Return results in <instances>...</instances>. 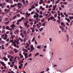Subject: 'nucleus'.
<instances>
[{
	"label": "nucleus",
	"mask_w": 73,
	"mask_h": 73,
	"mask_svg": "<svg viewBox=\"0 0 73 73\" xmlns=\"http://www.w3.org/2000/svg\"><path fill=\"white\" fill-rule=\"evenodd\" d=\"M42 11H40V15H42Z\"/></svg>",
	"instance_id": "nucleus-60"
},
{
	"label": "nucleus",
	"mask_w": 73,
	"mask_h": 73,
	"mask_svg": "<svg viewBox=\"0 0 73 73\" xmlns=\"http://www.w3.org/2000/svg\"><path fill=\"white\" fill-rule=\"evenodd\" d=\"M31 56H32V54L30 53L29 54L28 57H31Z\"/></svg>",
	"instance_id": "nucleus-48"
},
{
	"label": "nucleus",
	"mask_w": 73,
	"mask_h": 73,
	"mask_svg": "<svg viewBox=\"0 0 73 73\" xmlns=\"http://www.w3.org/2000/svg\"><path fill=\"white\" fill-rule=\"evenodd\" d=\"M5 20L6 21H8V20H9V19H8L7 18H6L5 19Z\"/></svg>",
	"instance_id": "nucleus-49"
},
{
	"label": "nucleus",
	"mask_w": 73,
	"mask_h": 73,
	"mask_svg": "<svg viewBox=\"0 0 73 73\" xmlns=\"http://www.w3.org/2000/svg\"><path fill=\"white\" fill-rule=\"evenodd\" d=\"M1 65H2L3 66H5V64H4V62H1Z\"/></svg>",
	"instance_id": "nucleus-24"
},
{
	"label": "nucleus",
	"mask_w": 73,
	"mask_h": 73,
	"mask_svg": "<svg viewBox=\"0 0 73 73\" xmlns=\"http://www.w3.org/2000/svg\"><path fill=\"white\" fill-rule=\"evenodd\" d=\"M38 54V52H37L36 53V54L35 55V56H37Z\"/></svg>",
	"instance_id": "nucleus-46"
},
{
	"label": "nucleus",
	"mask_w": 73,
	"mask_h": 73,
	"mask_svg": "<svg viewBox=\"0 0 73 73\" xmlns=\"http://www.w3.org/2000/svg\"><path fill=\"white\" fill-rule=\"evenodd\" d=\"M52 19H53V21H56V20L54 19V17H50V20H52Z\"/></svg>",
	"instance_id": "nucleus-13"
},
{
	"label": "nucleus",
	"mask_w": 73,
	"mask_h": 73,
	"mask_svg": "<svg viewBox=\"0 0 73 73\" xmlns=\"http://www.w3.org/2000/svg\"><path fill=\"white\" fill-rule=\"evenodd\" d=\"M31 15V14L28 13H25V15H26V17H28L29 16V15Z\"/></svg>",
	"instance_id": "nucleus-22"
},
{
	"label": "nucleus",
	"mask_w": 73,
	"mask_h": 73,
	"mask_svg": "<svg viewBox=\"0 0 73 73\" xmlns=\"http://www.w3.org/2000/svg\"><path fill=\"white\" fill-rule=\"evenodd\" d=\"M19 69H21L23 68V65H19Z\"/></svg>",
	"instance_id": "nucleus-27"
},
{
	"label": "nucleus",
	"mask_w": 73,
	"mask_h": 73,
	"mask_svg": "<svg viewBox=\"0 0 73 73\" xmlns=\"http://www.w3.org/2000/svg\"><path fill=\"white\" fill-rule=\"evenodd\" d=\"M61 30L62 32H65V33H66V31L65 29L64 28H62Z\"/></svg>",
	"instance_id": "nucleus-16"
},
{
	"label": "nucleus",
	"mask_w": 73,
	"mask_h": 73,
	"mask_svg": "<svg viewBox=\"0 0 73 73\" xmlns=\"http://www.w3.org/2000/svg\"><path fill=\"white\" fill-rule=\"evenodd\" d=\"M35 14L36 15H34L33 16V17L34 18H36V17H37L38 18V14L36 12L35 13Z\"/></svg>",
	"instance_id": "nucleus-10"
},
{
	"label": "nucleus",
	"mask_w": 73,
	"mask_h": 73,
	"mask_svg": "<svg viewBox=\"0 0 73 73\" xmlns=\"http://www.w3.org/2000/svg\"><path fill=\"white\" fill-rule=\"evenodd\" d=\"M24 25L26 27H27V23H24Z\"/></svg>",
	"instance_id": "nucleus-51"
},
{
	"label": "nucleus",
	"mask_w": 73,
	"mask_h": 73,
	"mask_svg": "<svg viewBox=\"0 0 73 73\" xmlns=\"http://www.w3.org/2000/svg\"><path fill=\"white\" fill-rule=\"evenodd\" d=\"M45 20V18H43L41 21L42 23V22H44V21Z\"/></svg>",
	"instance_id": "nucleus-38"
},
{
	"label": "nucleus",
	"mask_w": 73,
	"mask_h": 73,
	"mask_svg": "<svg viewBox=\"0 0 73 73\" xmlns=\"http://www.w3.org/2000/svg\"><path fill=\"white\" fill-rule=\"evenodd\" d=\"M61 7H62V8H65V5H61Z\"/></svg>",
	"instance_id": "nucleus-37"
},
{
	"label": "nucleus",
	"mask_w": 73,
	"mask_h": 73,
	"mask_svg": "<svg viewBox=\"0 0 73 73\" xmlns=\"http://www.w3.org/2000/svg\"><path fill=\"white\" fill-rule=\"evenodd\" d=\"M14 66L13 65H12V64H11L10 65V66L11 68H13Z\"/></svg>",
	"instance_id": "nucleus-57"
},
{
	"label": "nucleus",
	"mask_w": 73,
	"mask_h": 73,
	"mask_svg": "<svg viewBox=\"0 0 73 73\" xmlns=\"http://www.w3.org/2000/svg\"><path fill=\"white\" fill-rule=\"evenodd\" d=\"M11 40H10V42H13V37H15V35H11Z\"/></svg>",
	"instance_id": "nucleus-8"
},
{
	"label": "nucleus",
	"mask_w": 73,
	"mask_h": 73,
	"mask_svg": "<svg viewBox=\"0 0 73 73\" xmlns=\"http://www.w3.org/2000/svg\"><path fill=\"white\" fill-rule=\"evenodd\" d=\"M52 7V5H50L49 6H48V8H50Z\"/></svg>",
	"instance_id": "nucleus-52"
},
{
	"label": "nucleus",
	"mask_w": 73,
	"mask_h": 73,
	"mask_svg": "<svg viewBox=\"0 0 73 73\" xmlns=\"http://www.w3.org/2000/svg\"><path fill=\"white\" fill-rule=\"evenodd\" d=\"M24 62V61L23 60H21V61L19 62V64L20 65H23L22 63Z\"/></svg>",
	"instance_id": "nucleus-15"
},
{
	"label": "nucleus",
	"mask_w": 73,
	"mask_h": 73,
	"mask_svg": "<svg viewBox=\"0 0 73 73\" xmlns=\"http://www.w3.org/2000/svg\"><path fill=\"white\" fill-rule=\"evenodd\" d=\"M6 29H8V30H10V29L9 28V27L7 26L6 28Z\"/></svg>",
	"instance_id": "nucleus-30"
},
{
	"label": "nucleus",
	"mask_w": 73,
	"mask_h": 73,
	"mask_svg": "<svg viewBox=\"0 0 73 73\" xmlns=\"http://www.w3.org/2000/svg\"><path fill=\"white\" fill-rule=\"evenodd\" d=\"M44 16H48V14H44Z\"/></svg>",
	"instance_id": "nucleus-44"
},
{
	"label": "nucleus",
	"mask_w": 73,
	"mask_h": 73,
	"mask_svg": "<svg viewBox=\"0 0 73 73\" xmlns=\"http://www.w3.org/2000/svg\"><path fill=\"white\" fill-rule=\"evenodd\" d=\"M3 59H4L5 61H8V59L6 58L5 57H4L2 58Z\"/></svg>",
	"instance_id": "nucleus-23"
},
{
	"label": "nucleus",
	"mask_w": 73,
	"mask_h": 73,
	"mask_svg": "<svg viewBox=\"0 0 73 73\" xmlns=\"http://www.w3.org/2000/svg\"><path fill=\"white\" fill-rule=\"evenodd\" d=\"M19 28H20L21 29H23V27H21V26H19Z\"/></svg>",
	"instance_id": "nucleus-53"
},
{
	"label": "nucleus",
	"mask_w": 73,
	"mask_h": 73,
	"mask_svg": "<svg viewBox=\"0 0 73 73\" xmlns=\"http://www.w3.org/2000/svg\"><path fill=\"white\" fill-rule=\"evenodd\" d=\"M60 24L61 25H62V27H65V25L64 24V23H63V22H61Z\"/></svg>",
	"instance_id": "nucleus-19"
},
{
	"label": "nucleus",
	"mask_w": 73,
	"mask_h": 73,
	"mask_svg": "<svg viewBox=\"0 0 73 73\" xmlns=\"http://www.w3.org/2000/svg\"><path fill=\"white\" fill-rule=\"evenodd\" d=\"M33 8H34V9L36 8H35V6L34 5L32 6V7H31V9H29L28 10L29 11H32V9H33Z\"/></svg>",
	"instance_id": "nucleus-14"
},
{
	"label": "nucleus",
	"mask_w": 73,
	"mask_h": 73,
	"mask_svg": "<svg viewBox=\"0 0 73 73\" xmlns=\"http://www.w3.org/2000/svg\"><path fill=\"white\" fill-rule=\"evenodd\" d=\"M57 14H56L54 15V16L55 17H57Z\"/></svg>",
	"instance_id": "nucleus-64"
},
{
	"label": "nucleus",
	"mask_w": 73,
	"mask_h": 73,
	"mask_svg": "<svg viewBox=\"0 0 73 73\" xmlns=\"http://www.w3.org/2000/svg\"><path fill=\"white\" fill-rule=\"evenodd\" d=\"M24 17H22V18H21V19H20L17 21V22L16 23V24H17V25L19 24V22H21V21H22V20H24Z\"/></svg>",
	"instance_id": "nucleus-4"
},
{
	"label": "nucleus",
	"mask_w": 73,
	"mask_h": 73,
	"mask_svg": "<svg viewBox=\"0 0 73 73\" xmlns=\"http://www.w3.org/2000/svg\"><path fill=\"white\" fill-rule=\"evenodd\" d=\"M60 15L62 17H65V16H64V15H63V13H60Z\"/></svg>",
	"instance_id": "nucleus-26"
},
{
	"label": "nucleus",
	"mask_w": 73,
	"mask_h": 73,
	"mask_svg": "<svg viewBox=\"0 0 73 73\" xmlns=\"http://www.w3.org/2000/svg\"><path fill=\"white\" fill-rule=\"evenodd\" d=\"M69 19H70V20H73V16H72V17H69Z\"/></svg>",
	"instance_id": "nucleus-34"
},
{
	"label": "nucleus",
	"mask_w": 73,
	"mask_h": 73,
	"mask_svg": "<svg viewBox=\"0 0 73 73\" xmlns=\"http://www.w3.org/2000/svg\"><path fill=\"white\" fill-rule=\"evenodd\" d=\"M10 52L11 53H10V52H9V53H10V54H14V52H13V51H10Z\"/></svg>",
	"instance_id": "nucleus-29"
},
{
	"label": "nucleus",
	"mask_w": 73,
	"mask_h": 73,
	"mask_svg": "<svg viewBox=\"0 0 73 73\" xmlns=\"http://www.w3.org/2000/svg\"><path fill=\"white\" fill-rule=\"evenodd\" d=\"M10 61L11 62H12V61H13V57L11 56V58L10 59Z\"/></svg>",
	"instance_id": "nucleus-20"
},
{
	"label": "nucleus",
	"mask_w": 73,
	"mask_h": 73,
	"mask_svg": "<svg viewBox=\"0 0 73 73\" xmlns=\"http://www.w3.org/2000/svg\"><path fill=\"white\" fill-rule=\"evenodd\" d=\"M22 1L24 3V7H26L28 3H26L25 2V0H22Z\"/></svg>",
	"instance_id": "nucleus-12"
},
{
	"label": "nucleus",
	"mask_w": 73,
	"mask_h": 73,
	"mask_svg": "<svg viewBox=\"0 0 73 73\" xmlns=\"http://www.w3.org/2000/svg\"><path fill=\"white\" fill-rule=\"evenodd\" d=\"M42 3H44V1H43V0H41L40 1L39 3V4H41Z\"/></svg>",
	"instance_id": "nucleus-32"
},
{
	"label": "nucleus",
	"mask_w": 73,
	"mask_h": 73,
	"mask_svg": "<svg viewBox=\"0 0 73 73\" xmlns=\"http://www.w3.org/2000/svg\"><path fill=\"white\" fill-rule=\"evenodd\" d=\"M11 27H12L13 29H15L17 28V27L14 24H12Z\"/></svg>",
	"instance_id": "nucleus-11"
},
{
	"label": "nucleus",
	"mask_w": 73,
	"mask_h": 73,
	"mask_svg": "<svg viewBox=\"0 0 73 73\" xmlns=\"http://www.w3.org/2000/svg\"><path fill=\"white\" fill-rule=\"evenodd\" d=\"M67 4L68 3L66 2L63 3V4H64V5H66V4Z\"/></svg>",
	"instance_id": "nucleus-36"
},
{
	"label": "nucleus",
	"mask_w": 73,
	"mask_h": 73,
	"mask_svg": "<svg viewBox=\"0 0 73 73\" xmlns=\"http://www.w3.org/2000/svg\"><path fill=\"white\" fill-rule=\"evenodd\" d=\"M40 9H41L42 11H44V9H45L43 8L42 6H40Z\"/></svg>",
	"instance_id": "nucleus-17"
},
{
	"label": "nucleus",
	"mask_w": 73,
	"mask_h": 73,
	"mask_svg": "<svg viewBox=\"0 0 73 73\" xmlns=\"http://www.w3.org/2000/svg\"><path fill=\"white\" fill-rule=\"evenodd\" d=\"M39 18H42V17H43V16L41 15H39Z\"/></svg>",
	"instance_id": "nucleus-41"
},
{
	"label": "nucleus",
	"mask_w": 73,
	"mask_h": 73,
	"mask_svg": "<svg viewBox=\"0 0 73 73\" xmlns=\"http://www.w3.org/2000/svg\"><path fill=\"white\" fill-rule=\"evenodd\" d=\"M36 11L37 13H39V12H40V11L39 10H38L37 9H36Z\"/></svg>",
	"instance_id": "nucleus-56"
},
{
	"label": "nucleus",
	"mask_w": 73,
	"mask_h": 73,
	"mask_svg": "<svg viewBox=\"0 0 73 73\" xmlns=\"http://www.w3.org/2000/svg\"><path fill=\"white\" fill-rule=\"evenodd\" d=\"M17 57L16 56L15 57L14 59H13V61H16V60H17Z\"/></svg>",
	"instance_id": "nucleus-28"
},
{
	"label": "nucleus",
	"mask_w": 73,
	"mask_h": 73,
	"mask_svg": "<svg viewBox=\"0 0 73 73\" xmlns=\"http://www.w3.org/2000/svg\"><path fill=\"white\" fill-rule=\"evenodd\" d=\"M0 43L1 44H3V43H4V42L3 41H0Z\"/></svg>",
	"instance_id": "nucleus-61"
},
{
	"label": "nucleus",
	"mask_w": 73,
	"mask_h": 73,
	"mask_svg": "<svg viewBox=\"0 0 73 73\" xmlns=\"http://www.w3.org/2000/svg\"><path fill=\"white\" fill-rule=\"evenodd\" d=\"M49 39L50 40V42H51L52 41V38H49Z\"/></svg>",
	"instance_id": "nucleus-58"
},
{
	"label": "nucleus",
	"mask_w": 73,
	"mask_h": 73,
	"mask_svg": "<svg viewBox=\"0 0 73 73\" xmlns=\"http://www.w3.org/2000/svg\"><path fill=\"white\" fill-rule=\"evenodd\" d=\"M33 28H35L36 27V25H33Z\"/></svg>",
	"instance_id": "nucleus-63"
},
{
	"label": "nucleus",
	"mask_w": 73,
	"mask_h": 73,
	"mask_svg": "<svg viewBox=\"0 0 73 73\" xmlns=\"http://www.w3.org/2000/svg\"><path fill=\"white\" fill-rule=\"evenodd\" d=\"M40 20V19H38V18H36V19H35L34 20V24H36V22L37 23Z\"/></svg>",
	"instance_id": "nucleus-7"
},
{
	"label": "nucleus",
	"mask_w": 73,
	"mask_h": 73,
	"mask_svg": "<svg viewBox=\"0 0 73 73\" xmlns=\"http://www.w3.org/2000/svg\"><path fill=\"white\" fill-rule=\"evenodd\" d=\"M18 6V9H21V7H23V5L22 4L20 3H17L15 4V5H11V7H15L16 5Z\"/></svg>",
	"instance_id": "nucleus-1"
},
{
	"label": "nucleus",
	"mask_w": 73,
	"mask_h": 73,
	"mask_svg": "<svg viewBox=\"0 0 73 73\" xmlns=\"http://www.w3.org/2000/svg\"><path fill=\"white\" fill-rule=\"evenodd\" d=\"M23 54L24 55L25 58H28V54H27V53L25 52H23Z\"/></svg>",
	"instance_id": "nucleus-9"
},
{
	"label": "nucleus",
	"mask_w": 73,
	"mask_h": 73,
	"mask_svg": "<svg viewBox=\"0 0 73 73\" xmlns=\"http://www.w3.org/2000/svg\"><path fill=\"white\" fill-rule=\"evenodd\" d=\"M19 40H20V41H21V42L23 41V39H21V38L19 37Z\"/></svg>",
	"instance_id": "nucleus-45"
},
{
	"label": "nucleus",
	"mask_w": 73,
	"mask_h": 73,
	"mask_svg": "<svg viewBox=\"0 0 73 73\" xmlns=\"http://www.w3.org/2000/svg\"><path fill=\"white\" fill-rule=\"evenodd\" d=\"M2 38L4 40H7V35L6 34H5V35H2Z\"/></svg>",
	"instance_id": "nucleus-5"
},
{
	"label": "nucleus",
	"mask_w": 73,
	"mask_h": 73,
	"mask_svg": "<svg viewBox=\"0 0 73 73\" xmlns=\"http://www.w3.org/2000/svg\"><path fill=\"white\" fill-rule=\"evenodd\" d=\"M9 1L10 2V3H13V1H12V0H9Z\"/></svg>",
	"instance_id": "nucleus-54"
},
{
	"label": "nucleus",
	"mask_w": 73,
	"mask_h": 73,
	"mask_svg": "<svg viewBox=\"0 0 73 73\" xmlns=\"http://www.w3.org/2000/svg\"><path fill=\"white\" fill-rule=\"evenodd\" d=\"M70 12H73V7L72 8L70 9Z\"/></svg>",
	"instance_id": "nucleus-33"
},
{
	"label": "nucleus",
	"mask_w": 73,
	"mask_h": 73,
	"mask_svg": "<svg viewBox=\"0 0 73 73\" xmlns=\"http://www.w3.org/2000/svg\"><path fill=\"white\" fill-rule=\"evenodd\" d=\"M40 48L41 47H40V46H37V48L38 49H40Z\"/></svg>",
	"instance_id": "nucleus-47"
},
{
	"label": "nucleus",
	"mask_w": 73,
	"mask_h": 73,
	"mask_svg": "<svg viewBox=\"0 0 73 73\" xmlns=\"http://www.w3.org/2000/svg\"><path fill=\"white\" fill-rule=\"evenodd\" d=\"M2 28L3 29H5V27L4 26H3Z\"/></svg>",
	"instance_id": "nucleus-55"
},
{
	"label": "nucleus",
	"mask_w": 73,
	"mask_h": 73,
	"mask_svg": "<svg viewBox=\"0 0 73 73\" xmlns=\"http://www.w3.org/2000/svg\"><path fill=\"white\" fill-rule=\"evenodd\" d=\"M30 47L31 48L30 51L31 52H32V51H33V50H34L35 49V48H34L32 44H30Z\"/></svg>",
	"instance_id": "nucleus-3"
},
{
	"label": "nucleus",
	"mask_w": 73,
	"mask_h": 73,
	"mask_svg": "<svg viewBox=\"0 0 73 73\" xmlns=\"http://www.w3.org/2000/svg\"><path fill=\"white\" fill-rule=\"evenodd\" d=\"M42 30H43V28L42 27L40 29H39V31L40 32L41 31H42Z\"/></svg>",
	"instance_id": "nucleus-42"
},
{
	"label": "nucleus",
	"mask_w": 73,
	"mask_h": 73,
	"mask_svg": "<svg viewBox=\"0 0 73 73\" xmlns=\"http://www.w3.org/2000/svg\"><path fill=\"white\" fill-rule=\"evenodd\" d=\"M13 51H15V53H17L18 52V50H17L16 49H14Z\"/></svg>",
	"instance_id": "nucleus-31"
},
{
	"label": "nucleus",
	"mask_w": 73,
	"mask_h": 73,
	"mask_svg": "<svg viewBox=\"0 0 73 73\" xmlns=\"http://www.w3.org/2000/svg\"><path fill=\"white\" fill-rule=\"evenodd\" d=\"M59 9L60 10V11H61L62 10V8H61V7H59Z\"/></svg>",
	"instance_id": "nucleus-59"
},
{
	"label": "nucleus",
	"mask_w": 73,
	"mask_h": 73,
	"mask_svg": "<svg viewBox=\"0 0 73 73\" xmlns=\"http://www.w3.org/2000/svg\"><path fill=\"white\" fill-rule=\"evenodd\" d=\"M15 63L14 62H12L11 63V65H13L14 66H15Z\"/></svg>",
	"instance_id": "nucleus-40"
},
{
	"label": "nucleus",
	"mask_w": 73,
	"mask_h": 73,
	"mask_svg": "<svg viewBox=\"0 0 73 73\" xmlns=\"http://www.w3.org/2000/svg\"><path fill=\"white\" fill-rule=\"evenodd\" d=\"M23 51L24 52H28V50H26L25 49H23Z\"/></svg>",
	"instance_id": "nucleus-35"
},
{
	"label": "nucleus",
	"mask_w": 73,
	"mask_h": 73,
	"mask_svg": "<svg viewBox=\"0 0 73 73\" xmlns=\"http://www.w3.org/2000/svg\"><path fill=\"white\" fill-rule=\"evenodd\" d=\"M56 5H54L53 6L54 10H53V11H54V10H55V9H56Z\"/></svg>",
	"instance_id": "nucleus-25"
},
{
	"label": "nucleus",
	"mask_w": 73,
	"mask_h": 73,
	"mask_svg": "<svg viewBox=\"0 0 73 73\" xmlns=\"http://www.w3.org/2000/svg\"><path fill=\"white\" fill-rule=\"evenodd\" d=\"M19 55L20 57H21V58H23V55L22 54H21V53H19Z\"/></svg>",
	"instance_id": "nucleus-18"
},
{
	"label": "nucleus",
	"mask_w": 73,
	"mask_h": 73,
	"mask_svg": "<svg viewBox=\"0 0 73 73\" xmlns=\"http://www.w3.org/2000/svg\"><path fill=\"white\" fill-rule=\"evenodd\" d=\"M35 38L34 37L33 38L32 40L33 42H34V41H35Z\"/></svg>",
	"instance_id": "nucleus-43"
},
{
	"label": "nucleus",
	"mask_w": 73,
	"mask_h": 73,
	"mask_svg": "<svg viewBox=\"0 0 73 73\" xmlns=\"http://www.w3.org/2000/svg\"><path fill=\"white\" fill-rule=\"evenodd\" d=\"M41 26H42V23H39L38 24H37L36 25V26L38 28H39L40 27H41Z\"/></svg>",
	"instance_id": "nucleus-6"
},
{
	"label": "nucleus",
	"mask_w": 73,
	"mask_h": 73,
	"mask_svg": "<svg viewBox=\"0 0 73 73\" xmlns=\"http://www.w3.org/2000/svg\"><path fill=\"white\" fill-rule=\"evenodd\" d=\"M42 50L43 52H45V51H46V49L45 48H43Z\"/></svg>",
	"instance_id": "nucleus-50"
},
{
	"label": "nucleus",
	"mask_w": 73,
	"mask_h": 73,
	"mask_svg": "<svg viewBox=\"0 0 73 73\" xmlns=\"http://www.w3.org/2000/svg\"><path fill=\"white\" fill-rule=\"evenodd\" d=\"M4 11L6 13H7V12H8V10L7 9H5Z\"/></svg>",
	"instance_id": "nucleus-39"
},
{
	"label": "nucleus",
	"mask_w": 73,
	"mask_h": 73,
	"mask_svg": "<svg viewBox=\"0 0 73 73\" xmlns=\"http://www.w3.org/2000/svg\"><path fill=\"white\" fill-rule=\"evenodd\" d=\"M19 39H17V40H14V42L12 43V44H13L14 46H17V45H19Z\"/></svg>",
	"instance_id": "nucleus-2"
},
{
	"label": "nucleus",
	"mask_w": 73,
	"mask_h": 73,
	"mask_svg": "<svg viewBox=\"0 0 73 73\" xmlns=\"http://www.w3.org/2000/svg\"><path fill=\"white\" fill-rule=\"evenodd\" d=\"M65 20H67L68 22L70 23V19H67V18H65Z\"/></svg>",
	"instance_id": "nucleus-21"
},
{
	"label": "nucleus",
	"mask_w": 73,
	"mask_h": 73,
	"mask_svg": "<svg viewBox=\"0 0 73 73\" xmlns=\"http://www.w3.org/2000/svg\"><path fill=\"white\" fill-rule=\"evenodd\" d=\"M16 15H15V16H14L13 17V19L14 20V19H15V18H16Z\"/></svg>",
	"instance_id": "nucleus-62"
}]
</instances>
